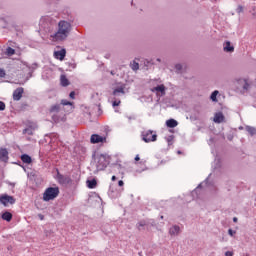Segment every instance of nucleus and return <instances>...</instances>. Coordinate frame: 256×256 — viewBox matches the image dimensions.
Listing matches in <instances>:
<instances>
[{
    "instance_id": "f257e3e1",
    "label": "nucleus",
    "mask_w": 256,
    "mask_h": 256,
    "mask_svg": "<svg viewBox=\"0 0 256 256\" xmlns=\"http://www.w3.org/2000/svg\"><path fill=\"white\" fill-rule=\"evenodd\" d=\"M71 23L61 20L58 23V30L54 34L50 35L52 41H65L69 37V33H71Z\"/></svg>"
},
{
    "instance_id": "f03ea898",
    "label": "nucleus",
    "mask_w": 256,
    "mask_h": 256,
    "mask_svg": "<svg viewBox=\"0 0 256 256\" xmlns=\"http://www.w3.org/2000/svg\"><path fill=\"white\" fill-rule=\"evenodd\" d=\"M50 113L52 114V120L54 123H60V121H65V116L59 115L61 113V104H55L50 107Z\"/></svg>"
},
{
    "instance_id": "7ed1b4c3",
    "label": "nucleus",
    "mask_w": 256,
    "mask_h": 256,
    "mask_svg": "<svg viewBox=\"0 0 256 256\" xmlns=\"http://www.w3.org/2000/svg\"><path fill=\"white\" fill-rule=\"evenodd\" d=\"M59 196V188L55 187H49L45 190L43 194L44 201H53V199H56V197Z\"/></svg>"
},
{
    "instance_id": "20e7f679",
    "label": "nucleus",
    "mask_w": 256,
    "mask_h": 256,
    "mask_svg": "<svg viewBox=\"0 0 256 256\" xmlns=\"http://www.w3.org/2000/svg\"><path fill=\"white\" fill-rule=\"evenodd\" d=\"M142 139L145 143H151L157 141V134H153L152 130H148L142 133Z\"/></svg>"
},
{
    "instance_id": "39448f33",
    "label": "nucleus",
    "mask_w": 256,
    "mask_h": 256,
    "mask_svg": "<svg viewBox=\"0 0 256 256\" xmlns=\"http://www.w3.org/2000/svg\"><path fill=\"white\" fill-rule=\"evenodd\" d=\"M56 179L60 185H69V183H71V177L63 175L59 173V171H57Z\"/></svg>"
},
{
    "instance_id": "423d86ee",
    "label": "nucleus",
    "mask_w": 256,
    "mask_h": 256,
    "mask_svg": "<svg viewBox=\"0 0 256 256\" xmlns=\"http://www.w3.org/2000/svg\"><path fill=\"white\" fill-rule=\"evenodd\" d=\"M0 203L2 205H5L7 207V203H10V205H14L15 203V198L13 196H9L7 194L0 196Z\"/></svg>"
},
{
    "instance_id": "0eeeda50",
    "label": "nucleus",
    "mask_w": 256,
    "mask_h": 256,
    "mask_svg": "<svg viewBox=\"0 0 256 256\" xmlns=\"http://www.w3.org/2000/svg\"><path fill=\"white\" fill-rule=\"evenodd\" d=\"M24 89L23 87L17 88L13 92V99L14 101H21V97H23Z\"/></svg>"
},
{
    "instance_id": "6e6552de",
    "label": "nucleus",
    "mask_w": 256,
    "mask_h": 256,
    "mask_svg": "<svg viewBox=\"0 0 256 256\" xmlns=\"http://www.w3.org/2000/svg\"><path fill=\"white\" fill-rule=\"evenodd\" d=\"M223 51L225 53H233L235 51V46L231 45V41H225L223 44Z\"/></svg>"
},
{
    "instance_id": "1a4fd4ad",
    "label": "nucleus",
    "mask_w": 256,
    "mask_h": 256,
    "mask_svg": "<svg viewBox=\"0 0 256 256\" xmlns=\"http://www.w3.org/2000/svg\"><path fill=\"white\" fill-rule=\"evenodd\" d=\"M105 137L99 136V134H93L90 138V143L97 144V143H104Z\"/></svg>"
},
{
    "instance_id": "9d476101",
    "label": "nucleus",
    "mask_w": 256,
    "mask_h": 256,
    "mask_svg": "<svg viewBox=\"0 0 256 256\" xmlns=\"http://www.w3.org/2000/svg\"><path fill=\"white\" fill-rule=\"evenodd\" d=\"M179 233H181V227L177 225H174L169 229V235H171V237H177Z\"/></svg>"
},
{
    "instance_id": "9b49d317",
    "label": "nucleus",
    "mask_w": 256,
    "mask_h": 256,
    "mask_svg": "<svg viewBox=\"0 0 256 256\" xmlns=\"http://www.w3.org/2000/svg\"><path fill=\"white\" fill-rule=\"evenodd\" d=\"M65 55H67V51L65 49L54 52V57L59 59V61H63V59H65Z\"/></svg>"
},
{
    "instance_id": "f8f14e48",
    "label": "nucleus",
    "mask_w": 256,
    "mask_h": 256,
    "mask_svg": "<svg viewBox=\"0 0 256 256\" xmlns=\"http://www.w3.org/2000/svg\"><path fill=\"white\" fill-rule=\"evenodd\" d=\"M225 121V115H223V112H217L214 115V123H223Z\"/></svg>"
},
{
    "instance_id": "ddd939ff",
    "label": "nucleus",
    "mask_w": 256,
    "mask_h": 256,
    "mask_svg": "<svg viewBox=\"0 0 256 256\" xmlns=\"http://www.w3.org/2000/svg\"><path fill=\"white\" fill-rule=\"evenodd\" d=\"M9 159V152L5 148L0 149V160L1 161H8Z\"/></svg>"
},
{
    "instance_id": "4468645a",
    "label": "nucleus",
    "mask_w": 256,
    "mask_h": 256,
    "mask_svg": "<svg viewBox=\"0 0 256 256\" xmlns=\"http://www.w3.org/2000/svg\"><path fill=\"white\" fill-rule=\"evenodd\" d=\"M152 91H156L157 93H161V96H165V85L161 84L152 89Z\"/></svg>"
},
{
    "instance_id": "2eb2a0df",
    "label": "nucleus",
    "mask_w": 256,
    "mask_h": 256,
    "mask_svg": "<svg viewBox=\"0 0 256 256\" xmlns=\"http://www.w3.org/2000/svg\"><path fill=\"white\" fill-rule=\"evenodd\" d=\"M107 167V164L105 163V158H100L97 164L98 171H103Z\"/></svg>"
},
{
    "instance_id": "dca6fc26",
    "label": "nucleus",
    "mask_w": 256,
    "mask_h": 256,
    "mask_svg": "<svg viewBox=\"0 0 256 256\" xmlns=\"http://www.w3.org/2000/svg\"><path fill=\"white\" fill-rule=\"evenodd\" d=\"M119 93H121L122 95H125V85H122V86H120V87L114 89L113 95H114L115 97H117V95H119Z\"/></svg>"
},
{
    "instance_id": "f3484780",
    "label": "nucleus",
    "mask_w": 256,
    "mask_h": 256,
    "mask_svg": "<svg viewBox=\"0 0 256 256\" xmlns=\"http://www.w3.org/2000/svg\"><path fill=\"white\" fill-rule=\"evenodd\" d=\"M166 125H167V127H170V129H173V128L177 127V125H179V123L175 119H169L166 121Z\"/></svg>"
},
{
    "instance_id": "a211bd4d",
    "label": "nucleus",
    "mask_w": 256,
    "mask_h": 256,
    "mask_svg": "<svg viewBox=\"0 0 256 256\" xmlns=\"http://www.w3.org/2000/svg\"><path fill=\"white\" fill-rule=\"evenodd\" d=\"M35 129H37V126H29L28 128H25L23 130V134L24 135H33V131H35Z\"/></svg>"
},
{
    "instance_id": "6ab92c4d",
    "label": "nucleus",
    "mask_w": 256,
    "mask_h": 256,
    "mask_svg": "<svg viewBox=\"0 0 256 256\" xmlns=\"http://www.w3.org/2000/svg\"><path fill=\"white\" fill-rule=\"evenodd\" d=\"M60 81H61L62 87H68V85H69V79H67V76H66V75H61Z\"/></svg>"
},
{
    "instance_id": "aec40b11",
    "label": "nucleus",
    "mask_w": 256,
    "mask_h": 256,
    "mask_svg": "<svg viewBox=\"0 0 256 256\" xmlns=\"http://www.w3.org/2000/svg\"><path fill=\"white\" fill-rule=\"evenodd\" d=\"M87 187L89 189H95V187H97V180L92 179V180H87Z\"/></svg>"
},
{
    "instance_id": "412c9836",
    "label": "nucleus",
    "mask_w": 256,
    "mask_h": 256,
    "mask_svg": "<svg viewBox=\"0 0 256 256\" xmlns=\"http://www.w3.org/2000/svg\"><path fill=\"white\" fill-rule=\"evenodd\" d=\"M2 219L9 223L11 219H13V214H11L10 212H5L2 214Z\"/></svg>"
},
{
    "instance_id": "4be33fe9",
    "label": "nucleus",
    "mask_w": 256,
    "mask_h": 256,
    "mask_svg": "<svg viewBox=\"0 0 256 256\" xmlns=\"http://www.w3.org/2000/svg\"><path fill=\"white\" fill-rule=\"evenodd\" d=\"M247 133H249V135H251V137H253V135H256V128L253 126H246L245 127Z\"/></svg>"
},
{
    "instance_id": "5701e85b",
    "label": "nucleus",
    "mask_w": 256,
    "mask_h": 256,
    "mask_svg": "<svg viewBox=\"0 0 256 256\" xmlns=\"http://www.w3.org/2000/svg\"><path fill=\"white\" fill-rule=\"evenodd\" d=\"M21 161H22L23 163L29 164V163H31L32 159H31V156H29V155H27V154H23V155L21 156Z\"/></svg>"
},
{
    "instance_id": "b1692460",
    "label": "nucleus",
    "mask_w": 256,
    "mask_h": 256,
    "mask_svg": "<svg viewBox=\"0 0 256 256\" xmlns=\"http://www.w3.org/2000/svg\"><path fill=\"white\" fill-rule=\"evenodd\" d=\"M219 95V92L217 90H215L214 92H212L210 99L211 101H213L214 103H217V96Z\"/></svg>"
},
{
    "instance_id": "393cba45",
    "label": "nucleus",
    "mask_w": 256,
    "mask_h": 256,
    "mask_svg": "<svg viewBox=\"0 0 256 256\" xmlns=\"http://www.w3.org/2000/svg\"><path fill=\"white\" fill-rule=\"evenodd\" d=\"M6 55H8V57H11V56L15 55V49H13L11 47H8L6 49Z\"/></svg>"
},
{
    "instance_id": "a878e982",
    "label": "nucleus",
    "mask_w": 256,
    "mask_h": 256,
    "mask_svg": "<svg viewBox=\"0 0 256 256\" xmlns=\"http://www.w3.org/2000/svg\"><path fill=\"white\" fill-rule=\"evenodd\" d=\"M145 225H147V223H145V221H140L136 227L139 231H143V227H145Z\"/></svg>"
},
{
    "instance_id": "bb28decb",
    "label": "nucleus",
    "mask_w": 256,
    "mask_h": 256,
    "mask_svg": "<svg viewBox=\"0 0 256 256\" xmlns=\"http://www.w3.org/2000/svg\"><path fill=\"white\" fill-rule=\"evenodd\" d=\"M35 69H37V63L32 64L31 66H29V70L30 72V77L32 76L33 71H35Z\"/></svg>"
},
{
    "instance_id": "cd10ccee",
    "label": "nucleus",
    "mask_w": 256,
    "mask_h": 256,
    "mask_svg": "<svg viewBox=\"0 0 256 256\" xmlns=\"http://www.w3.org/2000/svg\"><path fill=\"white\" fill-rule=\"evenodd\" d=\"M173 139H175L173 135H170L166 138L168 145H173Z\"/></svg>"
},
{
    "instance_id": "c85d7f7f",
    "label": "nucleus",
    "mask_w": 256,
    "mask_h": 256,
    "mask_svg": "<svg viewBox=\"0 0 256 256\" xmlns=\"http://www.w3.org/2000/svg\"><path fill=\"white\" fill-rule=\"evenodd\" d=\"M175 69L177 73H181V71H183V65L181 64H176L175 65Z\"/></svg>"
},
{
    "instance_id": "c756f323",
    "label": "nucleus",
    "mask_w": 256,
    "mask_h": 256,
    "mask_svg": "<svg viewBox=\"0 0 256 256\" xmlns=\"http://www.w3.org/2000/svg\"><path fill=\"white\" fill-rule=\"evenodd\" d=\"M138 69H139V63L134 62L133 65H132V70L133 71H138Z\"/></svg>"
},
{
    "instance_id": "7c9ffc66",
    "label": "nucleus",
    "mask_w": 256,
    "mask_h": 256,
    "mask_svg": "<svg viewBox=\"0 0 256 256\" xmlns=\"http://www.w3.org/2000/svg\"><path fill=\"white\" fill-rule=\"evenodd\" d=\"M249 87H250V85L248 84V82L244 81L243 90L244 91H249Z\"/></svg>"
},
{
    "instance_id": "2f4dec72",
    "label": "nucleus",
    "mask_w": 256,
    "mask_h": 256,
    "mask_svg": "<svg viewBox=\"0 0 256 256\" xmlns=\"http://www.w3.org/2000/svg\"><path fill=\"white\" fill-rule=\"evenodd\" d=\"M61 105H73V103L67 100H61Z\"/></svg>"
},
{
    "instance_id": "473e14b6",
    "label": "nucleus",
    "mask_w": 256,
    "mask_h": 256,
    "mask_svg": "<svg viewBox=\"0 0 256 256\" xmlns=\"http://www.w3.org/2000/svg\"><path fill=\"white\" fill-rule=\"evenodd\" d=\"M0 111H5V102L0 101Z\"/></svg>"
},
{
    "instance_id": "72a5a7b5",
    "label": "nucleus",
    "mask_w": 256,
    "mask_h": 256,
    "mask_svg": "<svg viewBox=\"0 0 256 256\" xmlns=\"http://www.w3.org/2000/svg\"><path fill=\"white\" fill-rule=\"evenodd\" d=\"M6 73L5 70L3 68H0V77L3 78L5 77Z\"/></svg>"
},
{
    "instance_id": "f704fd0d",
    "label": "nucleus",
    "mask_w": 256,
    "mask_h": 256,
    "mask_svg": "<svg viewBox=\"0 0 256 256\" xmlns=\"http://www.w3.org/2000/svg\"><path fill=\"white\" fill-rule=\"evenodd\" d=\"M250 13H252L253 17H256V7L255 6L252 7V11H250Z\"/></svg>"
},
{
    "instance_id": "c9c22d12",
    "label": "nucleus",
    "mask_w": 256,
    "mask_h": 256,
    "mask_svg": "<svg viewBox=\"0 0 256 256\" xmlns=\"http://www.w3.org/2000/svg\"><path fill=\"white\" fill-rule=\"evenodd\" d=\"M235 231H233V229H229L228 230V234L230 235V237H233L235 235Z\"/></svg>"
},
{
    "instance_id": "e433bc0d",
    "label": "nucleus",
    "mask_w": 256,
    "mask_h": 256,
    "mask_svg": "<svg viewBox=\"0 0 256 256\" xmlns=\"http://www.w3.org/2000/svg\"><path fill=\"white\" fill-rule=\"evenodd\" d=\"M119 105H121V101H114L113 102V107H119Z\"/></svg>"
},
{
    "instance_id": "4c0bfd02",
    "label": "nucleus",
    "mask_w": 256,
    "mask_h": 256,
    "mask_svg": "<svg viewBox=\"0 0 256 256\" xmlns=\"http://www.w3.org/2000/svg\"><path fill=\"white\" fill-rule=\"evenodd\" d=\"M237 13H243V6H238Z\"/></svg>"
},
{
    "instance_id": "58836bf2",
    "label": "nucleus",
    "mask_w": 256,
    "mask_h": 256,
    "mask_svg": "<svg viewBox=\"0 0 256 256\" xmlns=\"http://www.w3.org/2000/svg\"><path fill=\"white\" fill-rule=\"evenodd\" d=\"M69 97L70 99H75V92H70Z\"/></svg>"
},
{
    "instance_id": "ea45409f",
    "label": "nucleus",
    "mask_w": 256,
    "mask_h": 256,
    "mask_svg": "<svg viewBox=\"0 0 256 256\" xmlns=\"http://www.w3.org/2000/svg\"><path fill=\"white\" fill-rule=\"evenodd\" d=\"M118 185H119V187H123V185H125V182H123V180H119Z\"/></svg>"
},
{
    "instance_id": "a19ab883",
    "label": "nucleus",
    "mask_w": 256,
    "mask_h": 256,
    "mask_svg": "<svg viewBox=\"0 0 256 256\" xmlns=\"http://www.w3.org/2000/svg\"><path fill=\"white\" fill-rule=\"evenodd\" d=\"M225 256H233V251H227V252H225Z\"/></svg>"
},
{
    "instance_id": "79ce46f5",
    "label": "nucleus",
    "mask_w": 256,
    "mask_h": 256,
    "mask_svg": "<svg viewBox=\"0 0 256 256\" xmlns=\"http://www.w3.org/2000/svg\"><path fill=\"white\" fill-rule=\"evenodd\" d=\"M129 121H131L132 119L135 120V116H128Z\"/></svg>"
},
{
    "instance_id": "37998d69",
    "label": "nucleus",
    "mask_w": 256,
    "mask_h": 256,
    "mask_svg": "<svg viewBox=\"0 0 256 256\" xmlns=\"http://www.w3.org/2000/svg\"><path fill=\"white\" fill-rule=\"evenodd\" d=\"M140 160H141V158L139 157V155H136L135 161H140Z\"/></svg>"
},
{
    "instance_id": "c03bdc74",
    "label": "nucleus",
    "mask_w": 256,
    "mask_h": 256,
    "mask_svg": "<svg viewBox=\"0 0 256 256\" xmlns=\"http://www.w3.org/2000/svg\"><path fill=\"white\" fill-rule=\"evenodd\" d=\"M201 187H202V184H200L197 188H196V192H198L199 191V189H201Z\"/></svg>"
},
{
    "instance_id": "a18cd8bd",
    "label": "nucleus",
    "mask_w": 256,
    "mask_h": 256,
    "mask_svg": "<svg viewBox=\"0 0 256 256\" xmlns=\"http://www.w3.org/2000/svg\"><path fill=\"white\" fill-rule=\"evenodd\" d=\"M157 63H162L163 61L161 60V58H157L156 59Z\"/></svg>"
},
{
    "instance_id": "49530a36",
    "label": "nucleus",
    "mask_w": 256,
    "mask_h": 256,
    "mask_svg": "<svg viewBox=\"0 0 256 256\" xmlns=\"http://www.w3.org/2000/svg\"><path fill=\"white\" fill-rule=\"evenodd\" d=\"M112 181H117V177L116 176H112Z\"/></svg>"
},
{
    "instance_id": "de8ad7c7",
    "label": "nucleus",
    "mask_w": 256,
    "mask_h": 256,
    "mask_svg": "<svg viewBox=\"0 0 256 256\" xmlns=\"http://www.w3.org/2000/svg\"><path fill=\"white\" fill-rule=\"evenodd\" d=\"M237 221H238L237 217H234V218H233V222H234V223H237Z\"/></svg>"
},
{
    "instance_id": "09e8293b",
    "label": "nucleus",
    "mask_w": 256,
    "mask_h": 256,
    "mask_svg": "<svg viewBox=\"0 0 256 256\" xmlns=\"http://www.w3.org/2000/svg\"><path fill=\"white\" fill-rule=\"evenodd\" d=\"M39 217H40L41 221H43L44 216L40 214Z\"/></svg>"
},
{
    "instance_id": "8fccbe9b",
    "label": "nucleus",
    "mask_w": 256,
    "mask_h": 256,
    "mask_svg": "<svg viewBox=\"0 0 256 256\" xmlns=\"http://www.w3.org/2000/svg\"><path fill=\"white\" fill-rule=\"evenodd\" d=\"M110 74H111V75H115V71H111Z\"/></svg>"
},
{
    "instance_id": "3c124183",
    "label": "nucleus",
    "mask_w": 256,
    "mask_h": 256,
    "mask_svg": "<svg viewBox=\"0 0 256 256\" xmlns=\"http://www.w3.org/2000/svg\"><path fill=\"white\" fill-rule=\"evenodd\" d=\"M239 129H240V130H243V126H240Z\"/></svg>"
},
{
    "instance_id": "603ef678",
    "label": "nucleus",
    "mask_w": 256,
    "mask_h": 256,
    "mask_svg": "<svg viewBox=\"0 0 256 256\" xmlns=\"http://www.w3.org/2000/svg\"><path fill=\"white\" fill-rule=\"evenodd\" d=\"M178 155H181V151H178Z\"/></svg>"
},
{
    "instance_id": "864d4df0",
    "label": "nucleus",
    "mask_w": 256,
    "mask_h": 256,
    "mask_svg": "<svg viewBox=\"0 0 256 256\" xmlns=\"http://www.w3.org/2000/svg\"><path fill=\"white\" fill-rule=\"evenodd\" d=\"M160 219H164V216H160Z\"/></svg>"
},
{
    "instance_id": "5fc2aeb1",
    "label": "nucleus",
    "mask_w": 256,
    "mask_h": 256,
    "mask_svg": "<svg viewBox=\"0 0 256 256\" xmlns=\"http://www.w3.org/2000/svg\"><path fill=\"white\" fill-rule=\"evenodd\" d=\"M213 1L217 2L218 0H213Z\"/></svg>"
}]
</instances>
